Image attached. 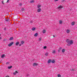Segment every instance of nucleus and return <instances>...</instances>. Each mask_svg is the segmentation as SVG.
Segmentation results:
<instances>
[{
  "instance_id": "f257e3e1",
  "label": "nucleus",
  "mask_w": 77,
  "mask_h": 77,
  "mask_svg": "<svg viewBox=\"0 0 77 77\" xmlns=\"http://www.w3.org/2000/svg\"><path fill=\"white\" fill-rule=\"evenodd\" d=\"M66 42L68 43L67 44L68 46H70L71 45H72L74 43L73 41L72 40H69V39H67Z\"/></svg>"
},
{
  "instance_id": "f03ea898",
  "label": "nucleus",
  "mask_w": 77,
  "mask_h": 77,
  "mask_svg": "<svg viewBox=\"0 0 77 77\" xmlns=\"http://www.w3.org/2000/svg\"><path fill=\"white\" fill-rule=\"evenodd\" d=\"M14 44V42H13L10 43V44H9L8 45V47H10V46H11V45H12V44Z\"/></svg>"
},
{
  "instance_id": "7ed1b4c3",
  "label": "nucleus",
  "mask_w": 77,
  "mask_h": 77,
  "mask_svg": "<svg viewBox=\"0 0 77 77\" xmlns=\"http://www.w3.org/2000/svg\"><path fill=\"white\" fill-rule=\"evenodd\" d=\"M62 8H63V6H58L57 8L59 9H62Z\"/></svg>"
},
{
  "instance_id": "20e7f679",
  "label": "nucleus",
  "mask_w": 77,
  "mask_h": 77,
  "mask_svg": "<svg viewBox=\"0 0 77 77\" xmlns=\"http://www.w3.org/2000/svg\"><path fill=\"white\" fill-rule=\"evenodd\" d=\"M38 65V64L36 63H34L33 66H37Z\"/></svg>"
},
{
  "instance_id": "39448f33",
  "label": "nucleus",
  "mask_w": 77,
  "mask_h": 77,
  "mask_svg": "<svg viewBox=\"0 0 77 77\" xmlns=\"http://www.w3.org/2000/svg\"><path fill=\"white\" fill-rule=\"evenodd\" d=\"M51 62V60H48V63H50V62Z\"/></svg>"
},
{
  "instance_id": "423d86ee",
  "label": "nucleus",
  "mask_w": 77,
  "mask_h": 77,
  "mask_svg": "<svg viewBox=\"0 0 77 77\" xmlns=\"http://www.w3.org/2000/svg\"><path fill=\"white\" fill-rule=\"evenodd\" d=\"M35 2V1L32 0V1H31L29 2V3H33V2Z\"/></svg>"
},
{
  "instance_id": "0eeeda50",
  "label": "nucleus",
  "mask_w": 77,
  "mask_h": 77,
  "mask_svg": "<svg viewBox=\"0 0 77 77\" xmlns=\"http://www.w3.org/2000/svg\"><path fill=\"white\" fill-rule=\"evenodd\" d=\"M42 32L43 33H45V32H46V31L45 29H43V30Z\"/></svg>"
},
{
  "instance_id": "6e6552de",
  "label": "nucleus",
  "mask_w": 77,
  "mask_h": 77,
  "mask_svg": "<svg viewBox=\"0 0 77 77\" xmlns=\"http://www.w3.org/2000/svg\"><path fill=\"white\" fill-rule=\"evenodd\" d=\"M32 30L33 31L35 30H36V28L33 27L32 28Z\"/></svg>"
},
{
  "instance_id": "1a4fd4ad",
  "label": "nucleus",
  "mask_w": 77,
  "mask_h": 77,
  "mask_svg": "<svg viewBox=\"0 0 77 77\" xmlns=\"http://www.w3.org/2000/svg\"><path fill=\"white\" fill-rule=\"evenodd\" d=\"M17 73H18V72H17V71H16L15 72L13 73V74H14V75H16Z\"/></svg>"
},
{
  "instance_id": "9d476101",
  "label": "nucleus",
  "mask_w": 77,
  "mask_h": 77,
  "mask_svg": "<svg viewBox=\"0 0 77 77\" xmlns=\"http://www.w3.org/2000/svg\"><path fill=\"white\" fill-rule=\"evenodd\" d=\"M38 35V33H36L34 35V36H37Z\"/></svg>"
},
{
  "instance_id": "9b49d317",
  "label": "nucleus",
  "mask_w": 77,
  "mask_h": 77,
  "mask_svg": "<svg viewBox=\"0 0 77 77\" xmlns=\"http://www.w3.org/2000/svg\"><path fill=\"white\" fill-rule=\"evenodd\" d=\"M13 37H11L9 38V40L11 41V40H13Z\"/></svg>"
},
{
  "instance_id": "f8f14e48",
  "label": "nucleus",
  "mask_w": 77,
  "mask_h": 77,
  "mask_svg": "<svg viewBox=\"0 0 77 77\" xmlns=\"http://www.w3.org/2000/svg\"><path fill=\"white\" fill-rule=\"evenodd\" d=\"M75 24V22H72V26H74Z\"/></svg>"
},
{
  "instance_id": "ddd939ff",
  "label": "nucleus",
  "mask_w": 77,
  "mask_h": 77,
  "mask_svg": "<svg viewBox=\"0 0 77 77\" xmlns=\"http://www.w3.org/2000/svg\"><path fill=\"white\" fill-rule=\"evenodd\" d=\"M59 24H62V21L61 20H60L59 21Z\"/></svg>"
},
{
  "instance_id": "4468645a",
  "label": "nucleus",
  "mask_w": 77,
  "mask_h": 77,
  "mask_svg": "<svg viewBox=\"0 0 77 77\" xmlns=\"http://www.w3.org/2000/svg\"><path fill=\"white\" fill-rule=\"evenodd\" d=\"M41 11V9L40 8L38 9L37 10V12H39Z\"/></svg>"
},
{
  "instance_id": "2eb2a0df",
  "label": "nucleus",
  "mask_w": 77,
  "mask_h": 77,
  "mask_svg": "<svg viewBox=\"0 0 77 77\" xmlns=\"http://www.w3.org/2000/svg\"><path fill=\"white\" fill-rule=\"evenodd\" d=\"M69 32H70V31L69 30H66V32L67 33H69Z\"/></svg>"
},
{
  "instance_id": "dca6fc26",
  "label": "nucleus",
  "mask_w": 77,
  "mask_h": 77,
  "mask_svg": "<svg viewBox=\"0 0 77 77\" xmlns=\"http://www.w3.org/2000/svg\"><path fill=\"white\" fill-rule=\"evenodd\" d=\"M12 68V66H8V69H11Z\"/></svg>"
},
{
  "instance_id": "f3484780",
  "label": "nucleus",
  "mask_w": 77,
  "mask_h": 77,
  "mask_svg": "<svg viewBox=\"0 0 77 77\" xmlns=\"http://www.w3.org/2000/svg\"><path fill=\"white\" fill-rule=\"evenodd\" d=\"M19 43L20 42H17L16 43L15 45H18L19 44Z\"/></svg>"
},
{
  "instance_id": "a211bd4d",
  "label": "nucleus",
  "mask_w": 77,
  "mask_h": 77,
  "mask_svg": "<svg viewBox=\"0 0 77 77\" xmlns=\"http://www.w3.org/2000/svg\"><path fill=\"white\" fill-rule=\"evenodd\" d=\"M51 62H52V63H54V62H55V61H54V60H53L51 61Z\"/></svg>"
},
{
  "instance_id": "6ab92c4d",
  "label": "nucleus",
  "mask_w": 77,
  "mask_h": 77,
  "mask_svg": "<svg viewBox=\"0 0 77 77\" xmlns=\"http://www.w3.org/2000/svg\"><path fill=\"white\" fill-rule=\"evenodd\" d=\"M5 54H3L2 55L1 57L2 58H3L5 57Z\"/></svg>"
},
{
  "instance_id": "aec40b11",
  "label": "nucleus",
  "mask_w": 77,
  "mask_h": 77,
  "mask_svg": "<svg viewBox=\"0 0 77 77\" xmlns=\"http://www.w3.org/2000/svg\"><path fill=\"white\" fill-rule=\"evenodd\" d=\"M62 53H64L65 52V49H63L62 50Z\"/></svg>"
},
{
  "instance_id": "412c9836",
  "label": "nucleus",
  "mask_w": 77,
  "mask_h": 77,
  "mask_svg": "<svg viewBox=\"0 0 77 77\" xmlns=\"http://www.w3.org/2000/svg\"><path fill=\"white\" fill-rule=\"evenodd\" d=\"M52 53H54V54L56 53V51H55V50H53Z\"/></svg>"
},
{
  "instance_id": "4be33fe9",
  "label": "nucleus",
  "mask_w": 77,
  "mask_h": 77,
  "mask_svg": "<svg viewBox=\"0 0 77 77\" xmlns=\"http://www.w3.org/2000/svg\"><path fill=\"white\" fill-rule=\"evenodd\" d=\"M21 44H24V42L21 41Z\"/></svg>"
},
{
  "instance_id": "5701e85b",
  "label": "nucleus",
  "mask_w": 77,
  "mask_h": 77,
  "mask_svg": "<svg viewBox=\"0 0 77 77\" xmlns=\"http://www.w3.org/2000/svg\"><path fill=\"white\" fill-rule=\"evenodd\" d=\"M57 76L58 77H61V75L60 74H58Z\"/></svg>"
},
{
  "instance_id": "b1692460",
  "label": "nucleus",
  "mask_w": 77,
  "mask_h": 77,
  "mask_svg": "<svg viewBox=\"0 0 77 77\" xmlns=\"http://www.w3.org/2000/svg\"><path fill=\"white\" fill-rule=\"evenodd\" d=\"M37 7H38V8H40V7H41V5H38L37 6Z\"/></svg>"
},
{
  "instance_id": "393cba45",
  "label": "nucleus",
  "mask_w": 77,
  "mask_h": 77,
  "mask_svg": "<svg viewBox=\"0 0 77 77\" xmlns=\"http://www.w3.org/2000/svg\"><path fill=\"white\" fill-rule=\"evenodd\" d=\"M41 39H42V38H41V37H40L39 38V41H41Z\"/></svg>"
},
{
  "instance_id": "a878e982",
  "label": "nucleus",
  "mask_w": 77,
  "mask_h": 77,
  "mask_svg": "<svg viewBox=\"0 0 77 77\" xmlns=\"http://www.w3.org/2000/svg\"><path fill=\"white\" fill-rule=\"evenodd\" d=\"M45 55H46V56H48V54L47 53H46L45 54Z\"/></svg>"
},
{
  "instance_id": "bb28decb",
  "label": "nucleus",
  "mask_w": 77,
  "mask_h": 77,
  "mask_svg": "<svg viewBox=\"0 0 77 77\" xmlns=\"http://www.w3.org/2000/svg\"><path fill=\"white\" fill-rule=\"evenodd\" d=\"M8 64H9V62H7L6 63V65H8Z\"/></svg>"
},
{
  "instance_id": "cd10ccee",
  "label": "nucleus",
  "mask_w": 77,
  "mask_h": 77,
  "mask_svg": "<svg viewBox=\"0 0 77 77\" xmlns=\"http://www.w3.org/2000/svg\"><path fill=\"white\" fill-rule=\"evenodd\" d=\"M47 48V46H44V49H45V48Z\"/></svg>"
},
{
  "instance_id": "c85d7f7f",
  "label": "nucleus",
  "mask_w": 77,
  "mask_h": 77,
  "mask_svg": "<svg viewBox=\"0 0 77 77\" xmlns=\"http://www.w3.org/2000/svg\"><path fill=\"white\" fill-rule=\"evenodd\" d=\"M59 49H60V50H62V48H59Z\"/></svg>"
},
{
  "instance_id": "c756f323",
  "label": "nucleus",
  "mask_w": 77,
  "mask_h": 77,
  "mask_svg": "<svg viewBox=\"0 0 77 77\" xmlns=\"http://www.w3.org/2000/svg\"><path fill=\"white\" fill-rule=\"evenodd\" d=\"M4 30H6V28H4Z\"/></svg>"
},
{
  "instance_id": "7c9ffc66",
  "label": "nucleus",
  "mask_w": 77,
  "mask_h": 77,
  "mask_svg": "<svg viewBox=\"0 0 77 77\" xmlns=\"http://www.w3.org/2000/svg\"><path fill=\"white\" fill-rule=\"evenodd\" d=\"M2 3L3 4H5V3H4V2H3V1H2Z\"/></svg>"
},
{
  "instance_id": "2f4dec72",
  "label": "nucleus",
  "mask_w": 77,
  "mask_h": 77,
  "mask_svg": "<svg viewBox=\"0 0 77 77\" xmlns=\"http://www.w3.org/2000/svg\"><path fill=\"white\" fill-rule=\"evenodd\" d=\"M63 2H65V0H63Z\"/></svg>"
},
{
  "instance_id": "473e14b6",
  "label": "nucleus",
  "mask_w": 77,
  "mask_h": 77,
  "mask_svg": "<svg viewBox=\"0 0 77 77\" xmlns=\"http://www.w3.org/2000/svg\"><path fill=\"white\" fill-rule=\"evenodd\" d=\"M5 77H9V76L8 75H7V76H5Z\"/></svg>"
},
{
  "instance_id": "72a5a7b5",
  "label": "nucleus",
  "mask_w": 77,
  "mask_h": 77,
  "mask_svg": "<svg viewBox=\"0 0 77 77\" xmlns=\"http://www.w3.org/2000/svg\"><path fill=\"white\" fill-rule=\"evenodd\" d=\"M57 1H59V0H55V2H57Z\"/></svg>"
},
{
  "instance_id": "f704fd0d",
  "label": "nucleus",
  "mask_w": 77,
  "mask_h": 77,
  "mask_svg": "<svg viewBox=\"0 0 77 77\" xmlns=\"http://www.w3.org/2000/svg\"><path fill=\"white\" fill-rule=\"evenodd\" d=\"M21 44H20L19 45V46H20H20H21Z\"/></svg>"
},
{
  "instance_id": "c9c22d12",
  "label": "nucleus",
  "mask_w": 77,
  "mask_h": 77,
  "mask_svg": "<svg viewBox=\"0 0 77 77\" xmlns=\"http://www.w3.org/2000/svg\"><path fill=\"white\" fill-rule=\"evenodd\" d=\"M9 0H7V2L8 3L9 2Z\"/></svg>"
},
{
  "instance_id": "e433bc0d",
  "label": "nucleus",
  "mask_w": 77,
  "mask_h": 77,
  "mask_svg": "<svg viewBox=\"0 0 77 77\" xmlns=\"http://www.w3.org/2000/svg\"><path fill=\"white\" fill-rule=\"evenodd\" d=\"M8 21V19L6 20V21Z\"/></svg>"
},
{
  "instance_id": "4c0bfd02",
  "label": "nucleus",
  "mask_w": 77,
  "mask_h": 77,
  "mask_svg": "<svg viewBox=\"0 0 77 77\" xmlns=\"http://www.w3.org/2000/svg\"><path fill=\"white\" fill-rule=\"evenodd\" d=\"M53 37L54 38V37H55V36L53 35Z\"/></svg>"
},
{
  "instance_id": "58836bf2",
  "label": "nucleus",
  "mask_w": 77,
  "mask_h": 77,
  "mask_svg": "<svg viewBox=\"0 0 77 77\" xmlns=\"http://www.w3.org/2000/svg\"><path fill=\"white\" fill-rule=\"evenodd\" d=\"M58 51H59V50H58Z\"/></svg>"
},
{
  "instance_id": "ea45409f",
  "label": "nucleus",
  "mask_w": 77,
  "mask_h": 77,
  "mask_svg": "<svg viewBox=\"0 0 77 77\" xmlns=\"http://www.w3.org/2000/svg\"><path fill=\"white\" fill-rule=\"evenodd\" d=\"M29 23H31V22H30Z\"/></svg>"
},
{
  "instance_id": "a19ab883",
  "label": "nucleus",
  "mask_w": 77,
  "mask_h": 77,
  "mask_svg": "<svg viewBox=\"0 0 77 77\" xmlns=\"http://www.w3.org/2000/svg\"><path fill=\"white\" fill-rule=\"evenodd\" d=\"M0 35H1L0 34Z\"/></svg>"
}]
</instances>
